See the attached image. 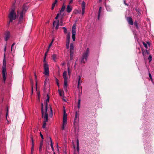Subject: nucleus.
I'll return each mask as SVG.
<instances>
[{"instance_id":"1","label":"nucleus","mask_w":154,"mask_h":154,"mask_svg":"<svg viewBox=\"0 0 154 154\" xmlns=\"http://www.w3.org/2000/svg\"><path fill=\"white\" fill-rule=\"evenodd\" d=\"M27 3L24 4L23 5V8L22 9L21 8H18L17 12V15L19 17V21L20 22L22 21L23 19V15L25 14L26 11L28 9L29 6L27 5Z\"/></svg>"},{"instance_id":"2","label":"nucleus","mask_w":154,"mask_h":154,"mask_svg":"<svg viewBox=\"0 0 154 154\" xmlns=\"http://www.w3.org/2000/svg\"><path fill=\"white\" fill-rule=\"evenodd\" d=\"M16 2V1L12 3V8L9 12L8 17L9 19V23L12 21L13 20H15L17 17V15L15 12V9L14 7V5Z\"/></svg>"},{"instance_id":"3","label":"nucleus","mask_w":154,"mask_h":154,"mask_svg":"<svg viewBox=\"0 0 154 154\" xmlns=\"http://www.w3.org/2000/svg\"><path fill=\"white\" fill-rule=\"evenodd\" d=\"M2 72L3 82L5 83L6 79V75L7 74L6 69V60L5 55H4L3 60Z\"/></svg>"},{"instance_id":"4","label":"nucleus","mask_w":154,"mask_h":154,"mask_svg":"<svg viewBox=\"0 0 154 154\" xmlns=\"http://www.w3.org/2000/svg\"><path fill=\"white\" fill-rule=\"evenodd\" d=\"M47 54V52H46L45 54V57L44 60V62L45 63L44 65V72L43 73L47 76H48L49 75V66L48 64L45 61V59Z\"/></svg>"},{"instance_id":"5","label":"nucleus","mask_w":154,"mask_h":154,"mask_svg":"<svg viewBox=\"0 0 154 154\" xmlns=\"http://www.w3.org/2000/svg\"><path fill=\"white\" fill-rule=\"evenodd\" d=\"M47 98L46 99L44 104L43 103L41 104V112L43 113H47L48 110V103L49 102V97L48 94L47 95Z\"/></svg>"},{"instance_id":"6","label":"nucleus","mask_w":154,"mask_h":154,"mask_svg":"<svg viewBox=\"0 0 154 154\" xmlns=\"http://www.w3.org/2000/svg\"><path fill=\"white\" fill-rule=\"evenodd\" d=\"M64 107L63 115V123L62 129L63 130H64L67 123V115L66 113V111Z\"/></svg>"},{"instance_id":"7","label":"nucleus","mask_w":154,"mask_h":154,"mask_svg":"<svg viewBox=\"0 0 154 154\" xmlns=\"http://www.w3.org/2000/svg\"><path fill=\"white\" fill-rule=\"evenodd\" d=\"M89 53V49L88 48L85 51H84L82 55L81 61L82 62L85 63L87 61L88 55Z\"/></svg>"},{"instance_id":"8","label":"nucleus","mask_w":154,"mask_h":154,"mask_svg":"<svg viewBox=\"0 0 154 154\" xmlns=\"http://www.w3.org/2000/svg\"><path fill=\"white\" fill-rule=\"evenodd\" d=\"M42 117L44 119L42 125V128H45L46 127V122L48 121V114L46 113L42 112Z\"/></svg>"},{"instance_id":"9","label":"nucleus","mask_w":154,"mask_h":154,"mask_svg":"<svg viewBox=\"0 0 154 154\" xmlns=\"http://www.w3.org/2000/svg\"><path fill=\"white\" fill-rule=\"evenodd\" d=\"M76 25L74 24L72 28V38L73 41H75V34L76 33Z\"/></svg>"},{"instance_id":"10","label":"nucleus","mask_w":154,"mask_h":154,"mask_svg":"<svg viewBox=\"0 0 154 154\" xmlns=\"http://www.w3.org/2000/svg\"><path fill=\"white\" fill-rule=\"evenodd\" d=\"M69 48L70 52V57L71 59H72L74 52V45L73 44V43H71L70 44L69 47Z\"/></svg>"},{"instance_id":"11","label":"nucleus","mask_w":154,"mask_h":154,"mask_svg":"<svg viewBox=\"0 0 154 154\" xmlns=\"http://www.w3.org/2000/svg\"><path fill=\"white\" fill-rule=\"evenodd\" d=\"M64 15V14L63 12L60 13H60L58 14H57V15L55 17V19H57L58 18H59L61 19V20L62 19Z\"/></svg>"},{"instance_id":"12","label":"nucleus","mask_w":154,"mask_h":154,"mask_svg":"<svg viewBox=\"0 0 154 154\" xmlns=\"http://www.w3.org/2000/svg\"><path fill=\"white\" fill-rule=\"evenodd\" d=\"M53 26L54 27L55 26V29H57L59 28V20H57V21H54L53 24Z\"/></svg>"},{"instance_id":"13","label":"nucleus","mask_w":154,"mask_h":154,"mask_svg":"<svg viewBox=\"0 0 154 154\" xmlns=\"http://www.w3.org/2000/svg\"><path fill=\"white\" fill-rule=\"evenodd\" d=\"M63 76L64 80H67L68 76L66 71H64L63 72Z\"/></svg>"},{"instance_id":"14","label":"nucleus","mask_w":154,"mask_h":154,"mask_svg":"<svg viewBox=\"0 0 154 154\" xmlns=\"http://www.w3.org/2000/svg\"><path fill=\"white\" fill-rule=\"evenodd\" d=\"M67 80H64L63 88L66 91H67Z\"/></svg>"},{"instance_id":"15","label":"nucleus","mask_w":154,"mask_h":154,"mask_svg":"<svg viewBox=\"0 0 154 154\" xmlns=\"http://www.w3.org/2000/svg\"><path fill=\"white\" fill-rule=\"evenodd\" d=\"M127 20L129 24L132 25H133V22L131 17H128L127 18Z\"/></svg>"},{"instance_id":"16","label":"nucleus","mask_w":154,"mask_h":154,"mask_svg":"<svg viewBox=\"0 0 154 154\" xmlns=\"http://www.w3.org/2000/svg\"><path fill=\"white\" fill-rule=\"evenodd\" d=\"M10 36V33L9 32H7L5 34V40L6 41L8 40Z\"/></svg>"},{"instance_id":"17","label":"nucleus","mask_w":154,"mask_h":154,"mask_svg":"<svg viewBox=\"0 0 154 154\" xmlns=\"http://www.w3.org/2000/svg\"><path fill=\"white\" fill-rule=\"evenodd\" d=\"M72 7L70 5H67L66 11L68 13H70L72 10Z\"/></svg>"},{"instance_id":"18","label":"nucleus","mask_w":154,"mask_h":154,"mask_svg":"<svg viewBox=\"0 0 154 154\" xmlns=\"http://www.w3.org/2000/svg\"><path fill=\"white\" fill-rule=\"evenodd\" d=\"M70 39H66V48L67 49H68L69 48Z\"/></svg>"},{"instance_id":"19","label":"nucleus","mask_w":154,"mask_h":154,"mask_svg":"<svg viewBox=\"0 0 154 154\" xmlns=\"http://www.w3.org/2000/svg\"><path fill=\"white\" fill-rule=\"evenodd\" d=\"M50 142H51V144H50L51 146V148L52 150V151H53L54 152V149L53 147V142H52V139L51 137H50Z\"/></svg>"},{"instance_id":"20","label":"nucleus","mask_w":154,"mask_h":154,"mask_svg":"<svg viewBox=\"0 0 154 154\" xmlns=\"http://www.w3.org/2000/svg\"><path fill=\"white\" fill-rule=\"evenodd\" d=\"M102 8L101 7H100L99 8V10L98 11V20L99 19V18L100 16V14Z\"/></svg>"},{"instance_id":"21","label":"nucleus","mask_w":154,"mask_h":154,"mask_svg":"<svg viewBox=\"0 0 154 154\" xmlns=\"http://www.w3.org/2000/svg\"><path fill=\"white\" fill-rule=\"evenodd\" d=\"M57 2V0H55L54 2L52 4V8H51L52 10H53L55 6V5L56 4Z\"/></svg>"},{"instance_id":"22","label":"nucleus","mask_w":154,"mask_h":154,"mask_svg":"<svg viewBox=\"0 0 154 154\" xmlns=\"http://www.w3.org/2000/svg\"><path fill=\"white\" fill-rule=\"evenodd\" d=\"M81 79V77L80 76H79V78H78V85H77V87L78 88H79V85H80V81Z\"/></svg>"},{"instance_id":"23","label":"nucleus","mask_w":154,"mask_h":154,"mask_svg":"<svg viewBox=\"0 0 154 154\" xmlns=\"http://www.w3.org/2000/svg\"><path fill=\"white\" fill-rule=\"evenodd\" d=\"M65 6L64 5H63L62 6V7L60 11V13L63 12V11L65 10Z\"/></svg>"},{"instance_id":"24","label":"nucleus","mask_w":154,"mask_h":154,"mask_svg":"<svg viewBox=\"0 0 154 154\" xmlns=\"http://www.w3.org/2000/svg\"><path fill=\"white\" fill-rule=\"evenodd\" d=\"M53 40L51 42V43H50V44H49V46H48V49L47 51L46 52H47V53H48V51H49V49L50 48V47L51 46V45H52V44H53Z\"/></svg>"},{"instance_id":"25","label":"nucleus","mask_w":154,"mask_h":154,"mask_svg":"<svg viewBox=\"0 0 154 154\" xmlns=\"http://www.w3.org/2000/svg\"><path fill=\"white\" fill-rule=\"evenodd\" d=\"M52 57L53 59V60L54 61H56V54H54L52 56Z\"/></svg>"},{"instance_id":"26","label":"nucleus","mask_w":154,"mask_h":154,"mask_svg":"<svg viewBox=\"0 0 154 154\" xmlns=\"http://www.w3.org/2000/svg\"><path fill=\"white\" fill-rule=\"evenodd\" d=\"M8 108L7 107V112H6V119L7 121L8 122V123H9V121H8V119H7V116H8Z\"/></svg>"},{"instance_id":"27","label":"nucleus","mask_w":154,"mask_h":154,"mask_svg":"<svg viewBox=\"0 0 154 154\" xmlns=\"http://www.w3.org/2000/svg\"><path fill=\"white\" fill-rule=\"evenodd\" d=\"M82 8H85V3L84 2H83L82 5Z\"/></svg>"},{"instance_id":"28","label":"nucleus","mask_w":154,"mask_h":154,"mask_svg":"<svg viewBox=\"0 0 154 154\" xmlns=\"http://www.w3.org/2000/svg\"><path fill=\"white\" fill-rule=\"evenodd\" d=\"M50 116L51 117H52L53 116V113H52V108L51 106H50Z\"/></svg>"},{"instance_id":"29","label":"nucleus","mask_w":154,"mask_h":154,"mask_svg":"<svg viewBox=\"0 0 154 154\" xmlns=\"http://www.w3.org/2000/svg\"><path fill=\"white\" fill-rule=\"evenodd\" d=\"M15 45V43H14L12 44V45L11 47V51H12L13 49V50H15V48H16V47H15V48H14V49L13 48V46Z\"/></svg>"},{"instance_id":"30","label":"nucleus","mask_w":154,"mask_h":154,"mask_svg":"<svg viewBox=\"0 0 154 154\" xmlns=\"http://www.w3.org/2000/svg\"><path fill=\"white\" fill-rule=\"evenodd\" d=\"M68 72L69 75H70L71 74V72L70 70V68L69 66H68V68H67Z\"/></svg>"},{"instance_id":"31","label":"nucleus","mask_w":154,"mask_h":154,"mask_svg":"<svg viewBox=\"0 0 154 154\" xmlns=\"http://www.w3.org/2000/svg\"><path fill=\"white\" fill-rule=\"evenodd\" d=\"M70 32H69L67 35L66 39H70Z\"/></svg>"},{"instance_id":"32","label":"nucleus","mask_w":154,"mask_h":154,"mask_svg":"<svg viewBox=\"0 0 154 154\" xmlns=\"http://www.w3.org/2000/svg\"><path fill=\"white\" fill-rule=\"evenodd\" d=\"M62 28L64 29V32L65 33H66L67 32V30L66 28L65 27H63Z\"/></svg>"},{"instance_id":"33","label":"nucleus","mask_w":154,"mask_h":154,"mask_svg":"<svg viewBox=\"0 0 154 154\" xmlns=\"http://www.w3.org/2000/svg\"><path fill=\"white\" fill-rule=\"evenodd\" d=\"M152 57L151 55H150L148 57V59L149 60V62H151L152 60Z\"/></svg>"},{"instance_id":"34","label":"nucleus","mask_w":154,"mask_h":154,"mask_svg":"<svg viewBox=\"0 0 154 154\" xmlns=\"http://www.w3.org/2000/svg\"><path fill=\"white\" fill-rule=\"evenodd\" d=\"M82 15H83L85 13V8H82Z\"/></svg>"},{"instance_id":"35","label":"nucleus","mask_w":154,"mask_h":154,"mask_svg":"<svg viewBox=\"0 0 154 154\" xmlns=\"http://www.w3.org/2000/svg\"><path fill=\"white\" fill-rule=\"evenodd\" d=\"M81 100L80 99H79L78 100V106L79 108H80V103Z\"/></svg>"},{"instance_id":"36","label":"nucleus","mask_w":154,"mask_h":154,"mask_svg":"<svg viewBox=\"0 0 154 154\" xmlns=\"http://www.w3.org/2000/svg\"><path fill=\"white\" fill-rule=\"evenodd\" d=\"M31 141H32V145L34 146V140H33L32 136L31 137Z\"/></svg>"},{"instance_id":"37","label":"nucleus","mask_w":154,"mask_h":154,"mask_svg":"<svg viewBox=\"0 0 154 154\" xmlns=\"http://www.w3.org/2000/svg\"><path fill=\"white\" fill-rule=\"evenodd\" d=\"M106 9L108 11H109L111 10L109 6H106Z\"/></svg>"},{"instance_id":"38","label":"nucleus","mask_w":154,"mask_h":154,"mask_svg":"<svg viewBox=\"0 0 154 154\" xmlns=\"http://www.w3.org/2000/svg\"><path fill=\"white\" fill-rule=\"evenodd\" d=\"M77 116V112H76L75 114V118L74 119V122L75 123V120L76 119Z\"/></svg>"},{"instance_id":"39","label":"nucleus","mask_w":154,"mask_h":154,"mask_svg":"<svg viewBox=\"0 0 154 154\" xmlns=\"http://www.w3.org/2000/svg\"><path fill=\"white\" fill-rule=\"evenodd\" d=\"M74 12L75 14H76L79 13L80 12L79 11L76 10L74 11Z\"/></svg>"},{"instance_id":"40","label":"nucleus","mask_w":154,"mask_h":154,"mask_svg":"<svg viewBox=\"0 0 154 154\" xmlns=\"http://www.w3.org/2000/svg\"><path fill=\"white\" fill-rule=\"evenodd\" d=\"M143 45L145 47V48H147V45L146 43H145L144 42H143Z\"/></svg>"},{"instance_id":"41","label":"nucleus","mask_w":154,"mask_h":154,"mask_svg":"<svg viewBox=\"0 0 154 154\" xmlns=\"http://www.w3.org/2000/svg\"><path fill=\"white\" fill-rule=\"evenodd\" d=\"M42 143H41L40 145V147H39V151H41V150H42Z\"/></svg>"},{"instance_id":"42","label":"nucleus","mask_w":154,"mask_h":154,"mask_svg":"<svg viewBox=\"0 0 154 154\" xmlns=\"http://www.w3.org/2000/svg\"><path fill=\"white\" fill-rule=\"evenodd\" d=\"M149 76L150 78V79L151 80H152V76H151V74L150 73H149Z\"/></svg>"},{"instance_id":"43","label":"nucleus","mask_w":154,"mask_h":154,"mask_svg":"<svg viewBox=\"0 0 154 154\" xmlns=\"http://www.w3.org/2000/svg\"><path fill=\"white\" fill-rule=\"evenodd\" d=\"M59 94L60 96H62V92L61 91H60V90H59Z\"/></svg>"},{"instance_id":"44","label":"nucleus","mask_w":154,"mask_h":154,"mask_svg":"<svg viewBox=\"0 0 154 154\" xmlns=\"http://www.w3.org/2000/svg\"><path fill=\"white\" fill-rule=\"evenodd\" d=\"M34 150V146H32L31 148V151H33Z\"/></svg>"},{"instance_id":"45","label":"nucleus","mask_w":154,"mask_h":154,"mask_svg":"<svg viewBox=\"0 0 154 154\" xmlns=\"http://www.w3.org/2000/svg\"><path fill=\"white\" fill-rule=\"evenodd\" d=\"M40 136H41L42 139H44L43 136V135H42V134H41V132L40 133Z\"/></svg>"},{"instance_id":"46","label":"nucleus","mask_w":154,"mask_h":154,"mask_svg":"<svg viewBox=\"0 0 154 154\" xmlns=\"http://www.w3.org/2000/svg\"><path fill=\"white\" fill-rule=\"evenodd\" d=\"M77 150L78 152H79V146H77Z\"/></svg>"},{"instance_id":"47","label":"nucleus","mask_w":154,"mask_h":154,"mask_svg":"<svg viewBox=\"0 0 154 154\" xmlns=\"http://www.w3.org/2000/svg\"><path fill=\"white\" fill-rule=\"evenodd\" d=\"M77 146H79V140H78V139L77 140Z\"/></svg>"},{"instance_id":"48","label":"nucleus","mask_w":154,"mask_h":154,"mask_svg":"<svg viewBox=\"0 0 154 154\" xmlns=\"http://www.w3.org/2000/svg\"><path fill=\"white\" fill-rule=\"evenodd\" d=\"M56 80L57 84L59 83V82H58V79H57L56 78Z\"/></svg>"},{"instance_id":"49","label":"nucleus","mask_w":154,"mask_h":154,"mask_svg":"<svg viewBox=\"0 0 154 154\" xmlns=\"http://www.w3.org/2000/svg\"><path fill=\"white\" fill-rule=\"evenodd\" d=\"M73 0H70V1H69V4L71 3H72V2H73Z\"/></svg>"},{"instance_id":"50","label":"nucleus","mask_w":154,"mask_h":154,"mask_svg":"<svg viewBox=\"0 0 154 154\" xmlns=\"http://www.w3.org/2000/svg\"><path fill=\"white\" fill-rule=\"evenodd\" d=\"M57 148H59V146L57 143Z\"/></svg>"},{"instance_id":"51","label":"nucleus","mask_w":154,"mask_h":154,"mask_svg":"<svg viewBox=\"0 0 154 154\" xmlns=\"http://www.w3.org/2000/svg\"><path fill=\"white\" fill-rule=\"evenodd\" d=\"M124 4L126 5H128V4H126L125 2V0L124 1Z\"/></svg>"},{"instance_id":"52","label":"nucleus","mask_w":154,"mask_h":154,"mask_svg":"<svg viewBox=\"0 0 154 154\" xmlns=\"http://www.w3.org/2000/svg\"><path fill=\"white\" fill-rule=\"evenodd\" d=\"M37 83H36V89H37Z\"/></svg>"},{"instance_id":"53","label":"nucleus","mask_w":154,"mask_h":154,"mask_svg":"<svg viewBox=\"0 0 154 154\" xmlns=\"http://www.w3.org/2000/svg\"><path fill=\"white\" fill-rule=\"evenodd\" d=\"M6 46H5V49H4V51L5 52L6 51Z\"/></svg>"},{"instance_id":"54","label":"nucleus","mask_w":154,"mask_h":154,"mask_svg":"<svg viewBox=\"0 0 154 154\" xmlns=\"http://www.w3.org/2000/svg\"><path fill=\"white\" fill-rule=\"evenodd\" d=\"M33 151H31V154H33Z\"/></svg>"},{"instance_id":"55","label":"nucleus","mask_w":154,"mask_h":154,"mask_svg":"<svg viewBox=\"0 0 154 154\" xmlns=\"http://www.w3.org/2000/svg\"><path fill=\"white\" fill-rule=\"evenodd\" d=\"M135 25H136V26H137V28L138 27V26H137V23H136Z\"/></svg>"},{"instance_id":"56","label":"nucleus","mask_w":154,"mask_h":154,"mask_svg":"<svg viewBox=\"0 0 154 154\" xmlns=\"http://www.w3.org/2000/svg\"><path fill=\"white\" fill-rule=\"evenodd\" d=\"M57 85L58 87H59V83H57Z\"/></svg>"},{"instance_id":"57","label":"nucleus","mask_w":154,"mask_h":154,"mask_svg":"<svg viewBox=\"0 0 154 154\" xmlns=\"http://www.w3.org/2000/svg\"><path fill=\"white\" fill-rule=\"evenodd\" d=\"M57 150L58 151H59V148H57Z\"/></svg>"},{"instance_id":"58","label":"nucleus","mask_w":154,"mask_h":154,"mask_svg":"<svg viewBox=\"0 0 154 154\" xmlns=\"http://www.w3.org/2000/svg\"><path fill=\"white\" fill-rule=\"evenodd\" d=\"M64 64H65V63H63L62 64V65H64Z\"/></svg>"},{"instance_id":"59","label":"nucleus","mask_w":154,"mask_h":154,"mask_svg":"<svg viewBox=\"0 0 154 154\" xmlns=\"http://www.w3.org/2000/svg\"><path fill=\"white\" fill-rule=\"evenodd\" d=\"M32 89H33L32 87Z\"/></svg>"},{"instance_id":"60","label":"nucleus","mask_w":154,"mask_h":154,"mask_svg":"<svg viewBox=\"0 0 154 154\" xmlns=\"http://www.w3.org/2000/svg\"><path fill=\"white\" fill-rule=\"evenodd\" d=\"M63 100L64 101H66V100H65V99H63Z\"/></svg>"},{"instance_id":"61","label":"nucleus","mask_w":154,"mask_h":154,"mask_svg":"<svg viewBox=\"0 0 154 154\" xmlns=\"http://www.w3.org/2000/svg\"><path fill=\"white\" fill-rule=\"evenodd\" d=\"M54 153V154H56L54 152V153Z\"/></svg>"},{"instance_id":"62","label":"nucleus","mask_w":154,"mask_h":154,"mask_svg":"<svg viewBox=\"0 0 154 154\" xmlns=\"http://www.w3.org/2000/svg\"><path fill=\"white\" fill-rule=\"evenodd\" d=\"M60 26H62L63 25H62V24H60Z\"/></svg>"},{"instance_id":"63","label":"nucleus","mask_w":154,"mask_h":154,"mask_svg":"<svg viewBox=\"0 0 154 154\" xmlns=\"http://www.w3.org/2000/svg\"><path fill=\"white\" fill-rule=\"evenodd\" d=\"M100 1H101L102 0H100Z\"/></svg>"},{"instance_id":"64","label":"nucleus","mask_w":154,"mask_h":154,"mask_svg":"<svg viewBox=\"0 0 154 154\" xmlns=\"http://www.w3.org/2000/svg\"><path fill=\"white\" fill-rule=\"evenodd\" d=\"M32 81L31 80H30V81L31 82H32Z\"/></svg>"}]
</instances>
